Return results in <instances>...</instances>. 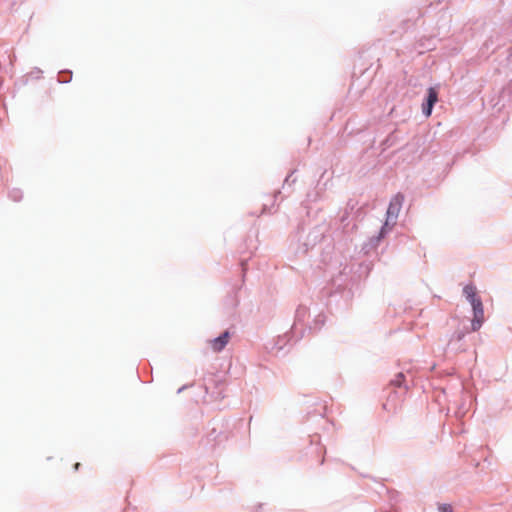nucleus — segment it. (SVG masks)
Segmentation results:
<instances>
[{"instance_id": "nucleus-1", "label": "nucleus", "mask_w": 512, "mask_h": 512, "mask_svg": "<svg viewBox=\"0 0 512 512\" xmlns=\"http://www.w3.org/2000/svg\"><path fill=\"white\" fill-rule=\"evenodd\" d=\"M404 201V196L401 194L395 195L392 200L390 201L389 207L387 209V219L384 224V226L381 229V236H384L387 230H390L391 227H389L390 222H392V225H394L396 218L398 217V214L401 210L402 204Z\"/></svg>"}, {"instance_id": "nucleus-2", "label": "nucleus", "mask_w": 512, "mask_h": 512, "mask_svg": "<svg viewBox=\"0 0 512 512\" xmlns=\"http://www.w3.org/2000/svg\"><path fill=\"white\" fill-rule=\"evenodd\" d=\"M438 101V93L435 88L430 87L428 89L427 103L423 105V113L426 117H429L432 113L434 104Z\"/></svg>"}, {"instance_id": "nucleus-3", "label": "nucleus", "mask_w": 512, "mask_h": 512, "mask_svg": "<svg viewBox=\"0 0 512 512\" xmlns=\"http://www.w3.org/2000/svg\"><path fill=\"white\" fill-rule=\"evenodd\" d=\"M230 339V333L228 331H225L222 335L219 337L210 340L209 344L214 352H220L224 349V347L227 345Z\"/></svg>"}, {"instance_id": "nucleus-4", "label": "nucleus", "mask_w": 512, "mask_h": 512, "mask_svg": "<svg viewBox=\"0 0 512 512\" xmlns=\"http://www.w3.org/2000/svg\"><path fill=\"white\" fill-rule=\"evenodd\" d=\"M484 322V310L479 312H473V319L471 322L472 331H477Z\"/></svg>"}, {"instance_id": "nucleus-5", "label": "nucleus", "mask_w": 512, "mask_h": 512, "mask_svg": "<svg viewBox=\"0 0 512 512\" xmlns=\"http://www.w3.org/2000/svg\"><path fill=\"white\" fill-rule=\"evenodd\" d=\"M463 293L469 302H471L473 299H479L477 296V289L474 285H466L463 288Z\"/></svg>"}, {"instance_id": "nucleus-6", "label": "nucleus", "mask_w": 512, "mask_h": 512, "mask_svg": "<svg viewBox=\"0 0 512 512\" xmlns=\"http://www.w3.org/2000/svg\"><path fill=\"white\" fill-rule=\"evenodd\" d=\"M471 306H472V309H473V312H479V311H483L484 308H483V303L481 301V299H473L471 302H470Z\"/></svg>"}, {"instance_id": "nucleus-7", "label": "nucleus", "mask_w": 512, "mask_h": 512, "mask_svg": "<svg viewBox=\"0 0 512 512\" xmlns=\"http://www.w3.org/2000/svg\"><path fill=\"white\" fill-rule=\"evenodd\" d=\"M404 381V375L402 373H399L396 375L395 379L392 380V384L395 386H401V384Z\"/></svg>"}, {"instance_id": "nucleus-8", "label": "nucleus", "mask_w": 512, "mask_h": 512, "mask_svg": "<svg viewBox=\"0 0 512 512\" xmlns=\"http://www.w3.org/2000/svg\"><path fill=\"white\" fill-rule=\"evenodd\" d=\"M439 512H453L452 506L450 504H440Z\"/></svg>"}, {"instance_id": "nucleus-9", "label": "nucleus", "mask_w": 512, "mask_h": 512, "mask_svg": "<svg viewBox=\"0 0 512 512\" xmlns=\"http://www.w3.org/2000/svg\"><path fill=\"white\" fill-rule=\"evenodd\" d=\"M79 466H80V463H76L75 464V469L77 470L79 468Z\"/></svg>"}]
</instances>
